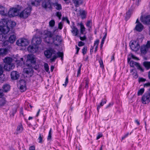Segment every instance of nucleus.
Returning <instances> with one entry per match:
<instances>
[{
    "label": "nucleus",
    "instance_id": "obj_1",
    "mask_svg": "<svg viewBox=\"0 0 150 150\" xmlns=\"http://www.w3.org/2000/svg\"><path fill=\"white\" fill-rule=\"evenodd\" d=\"M53 34L49 31H47L44 34L43 38L44 41L48 43L52 44L54 43L55 45L58 46L61 43L62 39L61 37L56 36L52 38Z\"/></svg>",
    "mask_w": 150,
    "mask_h": 150
},
{
    "label": "nucleus",
    "instance_id": "obj_2",
    "mask_svg": "<svg viewBox=\"0 0 150 150\" xmlns=\"http://www.w3.org/2000/svg\"><path fill=\"white\" fill-rule=\"evenodd\" d=\"M27 59L26 62V65L36 70L38 69L36 65V59L34 57H27Z\"/></svg>",
    "mask_w": 150,
    "mask_h": 150
},
{
    "label": "nucleus",
    "instance_id": "obj_3",
    "mask_svg": "<svg viewBox=\"0 0 150 150\" xmlns=\"http://www.w3.org/2000/svg\"><path fill=\"white\" fill-rule=\"evenodd\" d=\"M3 23L5 24L6 22L4 21H0V35H2V38L4 40L6 39L7 38V36L6 34L8 32L9 29L7 27L5 26L4 28L1 27L2 25H3Z\"/></svg>",
    "mask_w": 150,
    "mask_h": 150
},
{
    "label": "nucleus",
    "instance_id": "obj_4",
    "mask_svg": "<svg viewBox=\"0 0 150 150\" xmlns=\"http://www.w3.org/2000/svg\"><path fill=\"white\" fill-rule=\"evenodd\" d=\"M31 10V8H27L20 13L19 15L20 17L22 18H26L30 15Z\"/></svg>",
    "mask_w": 150,
    "mask_h": 150
},
{
    "label": "nucleus",
    "instance_id": "obj_5",
    "mask_svg": "<svg viewBox=\"0 0 150 150\" xmlns=\"http://www.w3.org/2000/svg\"><path fill=\"white\" fill-rule=\"evenodd\" d=\"M130 47L132 50L136 52L140 48V45L139 43L135 41L130 42Z\"/></svg>",
    "mask_w": 150,
    "mask_h": 150
},
{
    "label": "nucleus",
    "instance_id": "obj_6",
    "mask_svg": "<svg viewBox=\"0 0 150 150\" xmlns=\"http://www.w3.org/2000/svg\"><path fill=\"white\" fill-rule=\"evenodd\" d=\"M4 21L5 22H6V23L4 24V23H3V25H2V26H1V27H3V28H4V27L5 26L7 27L8 28H7L8 29H9L8 30H9L8 32H9L10 30V28L8 26V25H11V27H13L15 26L16 25V23L15 22H14V21H8V20L6 19H1V20L0 21Z\"/></svg>",
    "mask_w": 150,
    "mask_h": 150
},
{
    "label": "nucleus",
    "instance_id": "obj_7",
    "mask_svg": "<svg viewBox=\"0 0 150 150\" xmlns=\"http://www.w3.org/2000/svg\"><path fill=\"white\" fill-rule=\"evenodd\" d=\"M42 42L41 38L37 34L35 35L33 37L32 42L33 44L35 45L36 46H38Z\"/></svg>",
    "mask_w": 150,
    "mask_h": 150
},
{
    "label": "nucleus",
    "instance_id": "obj_8",
    "mask_svg": "<svg viewBox=\"0 0 150 150\" xmlns=\"http://www.w3.org/2000/svg\"><path fill=\"white\" fill-rule=\"evenodd\" d=\"M16 44L20 46H26L29 44L28 40L25 39H21L17 40L16 42Z\"/></svg>",
    "mask_w": 150,
    "mask_h": 150
},
{
    "label": "nucleus",
    "instance_id": "obj_9",
    "mask_svg": "<svg viewBox=\"0 0 150 150\" xmlns=\"http://www.w3.org/2000/svg\"><path fill=\"white\" fill-rule=\"evenodd\" d=\"M141 101L143 104L149 103L150 102V96L147 93H144L142 97Z\"/></svg>",
    "mask_w": 150,
    "mask_h": 150
},
{
    "label": "nucleus",
    "instance_id": "obj_10",
    "mask_svg": "<svg viewBox=\"0 0 150 150\" xmlns=\"http://www.w3.org/2000/svg\"><path fill=\"white\" fill-rule=\"evenodd\" d=\"M18 9L16 8H10L8 15L10 17H13L18 15Z\"/></svg>",
    "mask_w": 150,
    "mask_h": 150
},
{
    "label": "nucleus",
    "instance_id": "obj_11",
    "mask_svg": "<svg viewBox=\"0 0 150 150\" xmlns=\"http://www.w3.org/2000/svg\"><path fill=\"white\" fill-rule=\"evenodd\" d=\"M141 21L144 24H150V15L146 16H142L140 18Z\"/></svg>",
    "mask_w": 150,
    "mask_h": 150
},
{
    "label": "nucleus",
    "instance_id": "obj_12",
    "mask_svg": "<svg viewBox=\"0 0 150 150\" xmlns=\"http://www.w3.org/2000/svg\"><path fill=\"white\" fill-rule=\"evenodd\" d=\"M20 89L21 91L24 92L26 91V83L25 80L22 79L19 81Z\"/></svg>",
    "mask_w": 150,
    "mask_h": 150
},
{
    "label": "nucleus",
    "instance_id": "obj_13",
    "mask_svg": "<svg viewBox=\"0 0 150 150\" xmlns=\"http://www.w3.org/2000/svg\"><path fill=\"white\" fill-rule=\"evenodd\" d=\"M38 47L35 45L33 44L30 45L28 48L27 50L29 52L34 53H35L38 50Z\"/></svg>",
    "mask_w": 150,
    "mask_h": 150
},
{
    "label": "nucleus",
    "instance_id": "obj_14",
    "mask_svg": "<svg viewBox=\"0 0 150 150\" xmlns=\"http://www.w3.org/2000/svg\"><path fill=\"white\" fill-rule=\"evenodd\" d=\"M129 64L131 67H134V66H136L138 69L140 70L142 72L144 71V69L141 67L139 63L134 61H131L129 63Z\"/></svg>",
    "mask_w": 150,
    "mask_h": 150
},
{
    "label": "nucleus",
    "instance_id": "obj_15",
    "mask_svg": "<svg viewBox=\"0 0 150 150\" xmlns=\"http://www.w3.org/2000/svg\"><path fill=\"white\" fill-rule=\"evenodd\" d=\"M14 67V65L12 63L5 64L4 67V69L8 71L13 69Z\"/></svg>",
    "mask_w": 150,
    "mask_h": 150
},
{
    "label": "nucleus",
    "instance_id": "obj_16",
    "mask_svg": "<svg viewBox=\"0 0 150 150\" xmlns=\"http://www.w3.org/2000/svg\"><path fill=\"white\" fill-rule=\"evenodd\" d=\"M11 76L13 80H16L20 76L18 72L16 71H13L11 72Z\"/></svg>",
    "mask_w": 150,
    "mask_h": 150
},
{
    "label": "nucleus",
    "instance_id": "obj_17",
    "mask_svg": "<svg viewBox=\"0 0 150 150\" xmlns=\"http://www.w3.org/2000/svg\"><path fill=\"white\" fill-rule=\"evenodd\" d=\"M11 48L10 46L8 45L5 49H0V55H5L7 54L8 50Z\"/></svg>",
    "mask_w": 150,
    "mask_h": 150
},
{
    "label": "nucleus",
    "instance_id": "obj_18",
    "mask_svg": "<svg viewBox=\"0 0 150 150\" xmlns=\"http://www.w3.org/2000/svg\"><path fill=\"white\" fill-rule=\"evenodd\" d=\"M143 25L140 23H139L136 25L135 29L137 31L140 32L143 30Z\"/></svg>",
    "mask_w": 150,
    "mask_h": 150
},
{
    "label": "nucleus",
    "instance_id": "obj_19",
    "mask_svg": "<svg viewBox=\"0 0 150 150\" xmlns=\"http://www.w3.org/2000/svg\"><path fill=\"white\" fill-rule=\"evenodd\" d=\"M52 3L51 1H48L47 2H43L42 4V6L45 8H51V6L50 3Z\"/></svg>",
    "mask_w": 150,
    "mask_h": 150
},
{
    "label": "nucleus",
    "instance_id": "obj_20",
    "mask_svg": "<svg viewBox=\"0 0 150 150\" xmlns=\"http://www.w3.org/2000/svg\"><path fill=\"white\" fill-rule=\"evenodd\" d=\"M54 51L53 50H47L44 52L45 56H51L54 53Z\"/></svg>",
    "mask_w": 150,
    "mask_h": 150
},
{
    "label": "nucleus",
    "instance_id": "obj_21",
    "mask_svg": "<svg viewBox=\"0 0 150 150\" xmlns=\"http://www.w3.org/2000/svg\"><path fill=\"white\" fill-rule=\"evenodd\" d=\"M3 90H2L3 92L4 91L5 92H7L8 91H9L10 86L9 84L6 83L4 84L2 87Z\"/></svg>",
    "mask_w": 150,
    "mask_h": 150
},
{
    "label": "nucleus",
    "instance_id": "obj_22",
    "mask_svg": "<svg viewBox=\"0 0 150 150\" xmlns=\"http://www.w3.org/2000/svg\"><path fill=\"white\" fill-rule=\"evenodd\" d=\"M79 14L82 19L85 18L86 17L87 12L85 10L80 9L79 11Z\"/></svg>",
    "mask_w": 150,
    "mask_h": 150
},
{
    "label": "nucleus",
    "instance_id": "obj_23",
    "mask_svg": "<svg viewBox=\"0 0 150 150\" xmlns=\"http://www.w3.org/2000/svg\"><path fill=\"white\" fill-rule=\"evenodd\" d=\"M148 50L147 47L146 46L144 45L142 46L140 48L141 54L142 55L145 54L147 53Z\"/></svg>",
    "mask_w": 150,
    "mask_h": 150
},
{
    "label": "nucleus",
    "instance_id": "obj_24",
    "mask_svg": "<svg viewBox=\"0 0 150 150\" xmlns=\"http://www.w3.org/2000/svg\"><path fill=\"white\" fill-rule=\"evenodd\" d=\"M72 30H71V33L73 34V35L76 36L77 35L78 33V30L77 28L75 26L71 27Z\"/></svg>",
    "mask_w": 150,
    "mask_h": 150
},
{
    "label": "nucleus",
    "instance_id": "obj_25",
    "mask_svg": "<svg viewBox=\"0 0 150 150\" xmlns=\"http://www.w3.org/2000/svg\"><path fill=\"white\" fill-rule=\"evenodd\" d=\"M23 72L24 73L26 74L31 76V74L33 73V70L31 68L24 69H23Z\"/></svg>",
    "mask_w": 150,
    "mask_h": 150
},
{
    "label": "nucleus",
    "instance_id": "obj_26",
    "mask_svg": "<svg viewBox=\"0 0 150 150\" xmlns=\"http://www.w3.org/2000/svg\"><path fill=\"white\" fill-rule=\"evenodd\" d=\"M78 25H80V33L81 34H83V33L85 30V28L83 23L81 22L77 24Z\"/></svg>",
    "mask_w": 150,
    "mask_h": 150
},
{
    "label": "nucleus",
    "instance_id": "obj_27",
    "mask_svg": "<svg viewBox=\"0 0 150 150\" xmlns=\"http://www.w3.org/2000/svg\"><path fill=\"white\" fill-rule=\"evenodd\" d=\"M12 61V59L10 57H6L4 59V62L6 64L11 63Z\"/></svg>",
    "mask_w": 150,
    "mask_h": 150
},
{
    "label": "nucleus",
    "instance_id": "obj_28",
    "mask_svg": "<svg viewBox=\"0 0 150 150\" xmlns=\"http://www.w3.org/2000/svg\"><path fill=\"white\" fill-rule=\"evenodd\" d=\"M107 100L105 99L102 100L101 101L99 105H98L97 107V110L98 111L99 109L101 106H102L104 104L106 103Z\"/></svg>",
    "mask_w": 150,
    "mask_h": 150
},
{
    "label": "nucleus",
    "instance_id": "obj_29",
    "mask_svg": "<svg viewBox=\"0 0 150 150\" xmlns=\"http://www.w3.org/2000/svg\"><path fill=\"white\" fill-rule=\"evenodd\" d=\"M6 9L2 6H0V14L5 15L6 14Z\"/></svg>",
    "mask_w": 150,
    "mask_h": 150
},
{
    "label": "nucleus",
    "instance_id": "obj_30",
    "mask_svg": "<svg viewBox=\"0 0 150 150\" xmlns=\"http://www.w3.org/2000/svg\"><path fill=\"white\" fill-rule=\"evenodd\" d=\"M2 96H0V106H1L4 105L6 103V101L4 98L2 97Z\"/></svg>",
    "mask_w": 150,
    "mask_h": 150
},
{
    "label": "nucleus",
    "instance_id": "obj_31",
    "mask_svg": "<svg viewBox=\"0 0 150 150\" xmlns=\"http://www.w3.org/2000/svg\"><path fill=\"white\" fill-rule=\"evenodd\" d=\"M73 1L76 6H78L82 3V0H73Z\"/></svg>",
    "mask_w": 150,
    "mask_h": 150
},
{
    "label": "nucleus",
    "instance_id": "obj_32",
    "mask_svg": "<svg viewBox=\"0 0 150 150\" xmlns=\"http://www.w3.org/2000/svg\"><path fill=\"white\" fill-rule=\"evenodd\" d=\"M16 36L14 35H13L10 36L9 38V41L11 43H13L15 40Z\"/></svg>",
    "mask_w": 150,
    "mask_h": 150
},
{
    "label": "nucleus",
    "instance_id": "obj_33",
    "mask_svg": "<svg viewBox=\"0 0 150 150\" xmlns=\"http://www.w3.org/2000/svg\"><path fill=\"white\" fill-rule=\"evenodd\" d=\"M143 65L147 69H150V62H144Z\"/></svg>",
    "mask_w": 150,
    "mask_h": 150
},
{
    "label": "nucleus",
    "instance_id": "obj_34",
    "mask_svg": "<svg viewBox=\"0 0 150 150\" xmlns=\"http://www.w3.org/2000/svg\"><path fill=\"white\" fill-rule=\"evenodd\" d=\"M23 130V127L22 125L20 124L18 126L17 128V133H21V132Z\"/></svg>",
    "mask_w": 150,
    "mask_h": 150
},
{
    "label": "nucleus",
    "instance_id": "obj_35",
    "mask_svg": "<svg viewBox=\"0 0 150 150\" xmlns=\"http://www.w3.org/2000/svg\"><path fill=\"white\" fill-rule=\"evenodd\" d=\"M99 42V40H97L94 42V45L93 47H95V52H96L98 48V45Z\"/></svg>",
    "mask_w": 150,
    "mask_h": 150
},
{
    "label": "nucleus",
    "instance_id": "obj_36",
    "mask_svg": "<svg viewBox=\"0 0 150 150\" xmlns=\"http://www.w3.org/2000/svg\"><path fill=\"white\" fill-rule=\"evenodd\" d=\"M78 65L79 67V68L78 69L77 71V76H78L80 74H81V67L82 66V64H81L80 63H79L78 64Z\"/></svg>",
    "mask_w": 150,
    "mask_h": 150
},
{
    "label": "nucleus",
    "instance_id": "obj_37",
    "mask_svg": "<svg viewBox=\"0 0 150 150\" xmlns=\"http://www.w3.org/2000/svg\"><path fill=\"white\" fill-rule=\"evenodd\" d=\"M97 59L98 60V62L100 65V67L102 69H104V66L103 64L102 59L100 58V59L98 58Z\"/></svg>",
    "mask_w": 150,
    "mask_h": 150
},
{
    "label": "nucleus",
    "instance_id": "obj_38",
    "mask_svg": "<svg viewBox=\"0 0 150 150\" xmlns=\"http://www.w3.org/2000/svg\"><path fill=\"white\" fill-rule=\"evenodd\" d=\"M53 4H54V6H56V8L57 10H59L62 9V6L61 4L57 3Z\"/></svg>",
    "mask_w": 150,
    "mask_h": 150
},
{
    "label": "nucleus",
    "instance_id": "obj_39",
    "mask_svg": "<svg viewBox=\"0 0 150 150\" xmlns=\"http://www.w3.org/2000/svg\"><path fill=\"white\" fill-rule=\"evenodd\" d=\"M144 88H142L140 89L138 91L137 93V95L139 96L142 95L144 93Z\"/></svg>",
    "mask_w": 150,
    "mask_h": 150
},
{
    "label": "nucleus",
    "instance_id": "obj_40",
    "mask_svg": "<svg viewBox=\"0 0 150 150\" xmlns=\"http://www.w3.org/2000/svg\"><path fill=\"white\" fill-rule=\"evenodd\" d=\"M43 138V135L41 133L39 134V137L38 138L39 140L38 142L39 143H42V139Z\"/></svg>",
    "mask_w": 150,
    "mask_h": 150
},
{
    "label": "nucleus",
    "instance_id": "obj_41",
    "mask_svg": "<svg viewBox=\"0 0 150 150\" xmlns=\"http://www.w3.org/2000/svg\"><path fill=\"white\" fill-rule=\"evenodd\" d=\"M3 66L0 64V78H1V76L3 75Z\"/></svg>",
    "mask_w": 150,
    "mask_h": 150
},
{
    "label": "nucleus",
    "instance_id": "obj_42",
    "mask_svg": "<svg viewBox=\"0 0 150 150\" xmlns=\"http://www.w3.org/2000/svg\"><path fill=\"white\" fill-rule=\"evenodd\" d=\"M44 69L45 71L48 72L49 71V66L48 64L47 63H45L44 65Z\"/></svg>",
    "mask_w": 150,
    "mask_h": 150
},
{
    "label": "nucleus",
    "instance_id": "obj_43",
    "mask_svg": "<svg viewBox=\"0 0 150 150\" xmlns=\"http://www.w3.org/2000/svg\"><path fill=\"white\" fill-rule=\"evenodd\" d=\"M52 128H51L49 130V133H48V135L47 137V139L48 140H49L51 139V137H52Z\"/></svg>",
    "mask_w": 150,
    "mask_h": 150
},
{
    "label": "nucleus",
    "instance_id": "obj_44",
    "mask_svg": "<svg viewBox=\"0 0 150 150\" xmlns=\"http://www.w3.org/2000/svg\"><path fill=\"white\" fill-rule=\"evenodd\" d=\"M92 25V22L91 20L88 21H87L86 25L88 27L91 28Z\"/></svg>",
    "mask_w": 150,
    "mask_h": 150
},
{
    "label": "nucleus",
    "instance_id": "obj_45",
    "mask_svg": "<svg viewBox=\"0 0 150 150\" xmlns=\"http://www.w3.org/2000/svg\"><path fill=\"white\" fill-rule=\"evenodd\" d=\"M49 25L51 27H53L55 24V21L54 20H51L49 23Z\"/></svg>",
    "mask_w": 150,
    "mask_h": 150
},
{
    "label": "nucleus",
    "instance_id": "obj_46",
    "mask_svg": "<svg viewBox=\"0 0 150 150\" xmlns=\"http://www.w3.org/2000/svg\"><path fill=\"white\" fill-rule=\"evenodd\" d=\"M132 13V11L129 10L126 13V18H129Z\"/></svg>",
    "mask_w": 150,
    "mask_h": 150
},
{
    "label": "nucleus",
    "instance_id": "obj_47",
    "mask_svg": "<svg viewBox=\"0 0 150 150\" xmlns=\"http://www.w3.org/2000/svg\"><path fill=\"white\" fill-rule=\"evenodd\" d=\"M62 20L64 21H66L67 23L69 24V21L67 17H63L62 18Z\"/></svg>",
    "mask_w": 150,
    "mask_h": 150
},
{
    "label": "nucleus",
    "instance_id": "obj_48",
    "mask_svg": "<svg viewBox=\"0 0 150 150\" xmlns=\"http://www.w3.org/2000/svg\"><path fill=\"white\" fill-rule=\"evenodd\" d=\"M68 82V76H67L66 77L65 83L63 84V86H65V87L67 86V84Z\"/></svg>",
    "mask_w": 150,
    "mask_h": 150
},
{
    "label": "nucleus",
    "instance_id": "obj_49",
    "mask_svg": "<svg viewBox=\"0 0 150 150\" xmlns=\"http://www.w3.org/2000/svg\"><path fill=\"white\" fill-rule=\"evenodd\" d=\"M113 104V102H111L107 106H106L105 107V108H108L110 107H111V106H112V105Z\"/></svg>",
    "mask_w": 150,
    "mask_h": 150
},
{
    "label": "nucleus",
    "instance_id": "obj_50",
    "mask_svg": "<svg viewBox=\"0 0 150 150\" xmlns=\"http://www.w3.org/2000/svg\"><path fill=\"white\" fill-rule=\"evenodd\" d=\"M144 46L147 47L148 50L149 48H150V41H148L146 45Z\"/></svg>",
    "mask_w": 150,
    "mask_h": 150
},
{
    "label": "nucleus",
    "instance_id": "obj_51",
    "mask_svg": "<svg viewBox=\"0 0 150 150\" xmlns=\"http://www.w3.org/2000/svg\"><path fill=\"white\" fill-rule=\"evenodd\" d=\"M87 48L86 47H84L83 48L82 50V52L83 54V55H84L86 53V52L87 51Z\"/></svg>",
    "mask_w": 150,
    "mask_h": 150
},
{
    "label": "nucleus",
    "instance_id": "obj_52",
    "mask_svg": "<svg viewBox=\"0 0 150 150\" xmlns=\"http://www.w3.org/2000/svg\"><path fill=\"white\" fill-rule=\"evenodd\" d=\"M146 81V79L142 78H139V82H144Z\"/></svg>",
    "mask_w": 150,
    "mask_h": 150
},
{
    "label": "nucleus",
    "instance_id": "obj_53",
    "mask_svg": "<svg viewBox=\"0 0 150 150\" xmlns=\"http://www.w3.org/2000/svg\"><path fill=\"white\" fill-rule=\"evenodd\" d=\"M105 29L106 30V32L105 33V35H104V37H103V38L102 39V40H104V41L105 40V39L106 38V36H107V29L106 28H105Z\"/></svg>",
    "mask_w": 150,
    "mask_h": 150
},
{
    "label": "nucleus",
    "instance_id": "obj_54",
    "mask_svg": "<svg viewBox=\"0 0 150 150\" xmlns=\"http://www.w3.org/2000/svg\"><path fill=\"white\" fill-rule=\"evenodd\" d=\"M57 56H63L64 55L63 53V52H58L57 53Z\"/></svg>",
    "mask_w": 150,
    "mask_h": 150
},
{
    "label": "nucleus",
    "instance_id": "obj_55",
    "mask_svg": "<svg viewBox=\"0 0 150 150\" xmlns=\"http://www.w3.org/2000/svg\"><path fill=\"white\" fill-rule=\"evenodd\" d=\"M63 27V24L61 22H60L58 24V28L60 29H62Z\"/></svg>",
    "mask_w": 150,
    "mask_h": 150
},
{
    "label": "nucleus",
    "instance_id": "obj_56",
    "mask_svg": "<svg viewBox=\"0 0 150 150\" xmlns=\"http://www.w3.org/2000/svg\"><path fill=\"white\" fill-rule=\"evenodd\" d=\"M56 15L58 17H59V19H61V17L62 15L60 12H57Z\"/></svg>",
    "mask_w": 150,
    "mask_h": 150
},
{
    "label": "nucleus",
    "instance_id": "obj_57",
    "mask_svg": "<svg viewBox=\"0 0 150 150\" xmlns=\"http://www.w3.org/2000/svg\"><path fill=\"white\" fill-rule=\"evenodd\" d=\"M103 136L102 134L101 133H99L97 135L96 138V139L98 140L99 139L100 137Z\"/></svg>",
    "mask_w": 150,
    "mask_h": 150
},
{
    "label": "nucleus",
    "instance_id": "obj_58",
    "mask_svg": "<svg viewBox=\"0 0 150 150\" xmlns=\"http://www.w3.org/2000/svg\"><path fill=\"white\" fill-rule=\"evenodd\" d=\"M58 57H53L50 59V62H54L55 60Z\"/></svg>",
    "mask_w": 150,
    "mask_h": 150
},
{
    "label": "nucleus",
    "instance_id": "obj_59",
    "mask_svg": "<svg viewBox=\"0 0 150 150\" xmlns=\"http://www.w3.org/2000/svg\"><path fill=\"white\" fill-rule=\"evenodd\" d=\"M84 45V42L81 41H80L79 42L78 45L79 47H80Z\"/></svg>",
    "mask_w": 150,
    "mask_h": 150
},
{
    "label": "nucleus",
    "instance_id": "obj_60",
    "mask_svg": "<svg viewBox=\"0 0 150 150\" xmlns=\"http://www.w3.org/2000/svg\"><path fill=\"white\" fill-rule=\"evenodd\" d=\"M86 85L85 86V88L87 89L88 88V82L86 80Z\"/></svg>",
    "mask_w": 150,
    "mask_h": 150
},
{
    "label": "nucleus",
    "instance_id": "obj_61",
    "mask_svg": "<svg viewBox=\"0 0 150 150\" xmlns=\"http://www.w3.org/2000/svg\"><path fill=\"white\" fill-rule=\"evenodd\" d=\"M80 39L82 41H83L86 39V38L85 35H84L83 37L80 36Z\"/></svg>",
    "mask_w": 150,
    "mask_h": 150
},
{
    "label": "nucleus",
    "instance_id": "obj_62",
    "mask_svg": "<svg viewBox=\"0 0 150 150\" xmlns=\"http://www.w3.org/2000/svg\"><path fill=\"white\" fill-rule=\"evenodd\" d=\"M144 87H148L150 86V82H148L144 84Z\"/></svg>",
    "mask_w": 150,
    "mask_h": 150
},
{
    "label": "nucleus",
    "instance_id": "obj_63",
    "mask_svg": "<svg viewBox=\"0 0 150 150\" xmlns=\"http://www.w3.org/2000/svg\"><path fill=\"white\" fill-rule=\"evenodd\" d=\"M133 75V77L135 79H137L138 77V74L136 72H134Z\"/></svg>",
    "mask_w": 150,
    "mask_h": 150
},
{
    "label": "nucleus",
    "instance_id": "obj_64",
    "mask_svg": "<svg viewBox=\"0 0 150 150\" xmlns=\"http://www.w3.org/2000/svg\"><path fill=\"white\" fill-rule=\"evenodd\" d=\"M30 150H35V147L34 146H32L30 147Z\"/></svg>",
    "mask_w": 150,
    "mask_h": 150
}]
</instances>
